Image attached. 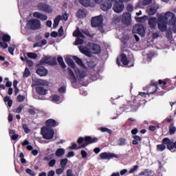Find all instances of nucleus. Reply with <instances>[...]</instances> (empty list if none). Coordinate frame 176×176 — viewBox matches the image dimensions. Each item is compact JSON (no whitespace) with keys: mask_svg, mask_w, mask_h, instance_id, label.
<instances>
[{"mask_svg":"<svg viewBox=\"0 0 176 176\" xmlns=\"http://www.w3.org/2000/svg\"><path fill=\"white\" fill-rule=\"evenodd\" d=\"M4 102L6 104H8L9 108H10L12 105H13V100L10 99V96H6L4 98Z\"/></svg>","mask_w":176,"mask_h":176,"instance_id":"obj_33","label":"nucleus"},{"mask_svg":"<svg viewBox=\"0 0 176 176\" xmlns=\"http://www.w3.org/2000/svg\"><path fill=\"white\" fill-rule=\"evenodd\" d=\"M135 19L138 23H145L148 20V16H144L142 17L135 16Z\"/></svg>","mask_w":176,"mask_h":176,"instance_id":"obj_32","label":"nucleus"},{"mask_svg":"<svg viewBox=\"0 0 176 176\" xmlns=\"http://www.w3.org/2000/svg\"><path fill=\"white\" fill-rule=\"evenodd\" d=\"M54 157V154H51L48 157H45L44 158V160L49 161V160H50V159H53Z\"/></svg>","mask_w":176,"mask_h":176,"instance_id":"obj_62","label":"nucleus"},{"mask_svg":"<svg viewBox=\"0 0 176 176\" xmlns=\"http://www.w3.org/2000/svg\"><path fill=\"white\" fill-rule=\"evenodd\" d=\"M64 172V168H58L56 170V173L58 174V175H60V174H63Z\"/></svg>","mask_w":176,"mask_h":176,"instance_id":"obj_57","label":"nucleus"},{"mask_svg":"<svg viewBox=\"0 0 176 176\" xmlns=\"http://www.w3.org/2000/svg\"><path fill=\"white\" fill-rule=\"evenodd\" d=\"M157 91V87L155 85H151L150 89H148V94H153L155 91Z\"/></svg>","mask_w":176,"mask_h":176,"instance_id":"obj_41","label":"nucleus"},{"mask_svg":"<svg viewBox=\"0 0 176 176\" xmlns=\"http://www.w3.org/2000/svg\"><path fill=\"white\" fill-rule=\"evenodd\" d=\"M61 19H63V16H61L60 15L55 18V19L54 21V24H53L54 28H57V26L58 25Z\"/></svg>","mask_w":176,"mask_h":176,"instance_id":"obj_31","label":"nucleus"},{"mask_svg":"<svg viewBox=\"0 0 176 176\" xmlns=\"http://www.w3.org/2000/svg\"><path fill=\"white\" fill-rule=\"evenodd\" d=\"M36 74L39 75V76H46V75H47V69H46L45 67L41 66L36 69Z\"/></svg>","mask_w":176,"mask_h":176,"instance_id":"obj_18","label":"nucleus"},{"mask_svg":"<svg viewBox=\"0 0 176 176\" xmlns=\"http://www.w3.org/2000/svg\"><path fill=\"white\" fill-rule=\"evenodd\" d=\"M59 36H63L64 35V30H63V27H60L58 30Z\"/></svg>","mask_w":176,"mask_h":176,"instance_id":"obj_63","label":"nucleus"},{"mask_svg":"<svg viewBox=\"0 0 176 176\" xmlns=\"http://www.w3.org/2000/svg\"><path fill=\"white\" fill-rule=\"evenodd\" d=\"M116 0H107L105 1L101 6L100 8L102 10H104V12H107V10H109L112 8V5H113V2H115Z\"/></svg>","mask_w":176,"mask_h":176,"instance_id":"obj_12","label":"nucleus"},{"mask_svg":"<svg viewBox=\"0 0 176 176\" xmlns=\"http://www.w3.org/2000/svg\"><path fill=\"white\" fill-rule=\"evenodd\" d=\"M133 34H138L141 36L145 35V28L142 25H135L132 30Z\"/></svg>","mask_w":176,"mask_h":176,"instance_id":"obj_11","label":"nucleus"},{"mask_svg":"<svg viewBox=\"0 0 176 176\" xmlns=\"http://www.w3.org/2000/svg\"><path fill=\"white\" fill-rule=\"evenodd\" d=\"M88 65L90 68H94V67L96 66V63L93 61H89L88 62Z\"/></svg>","mask_w":176,"mask_h":176,"instance_id":"obj_61","label":"nucleus"},{"mask_svg":"<svg viewBox=\"0 0 176 176\" xmlns=\"http://www.w3.org/2000/svg\"><path fill=\"white\" fill-rule=\"evenodd\" d=\"M100 130L102 133H108L109 134H112V130L108 128H100Z\"/></svg>","mask_w":176,"mask_h":176,"instance_id":"obj_47","label":"nucleus"},{"mask_svg":"<svg viewBox=\"0 0 176 176\" xmlns=\"http://www.w3.org/2000/svg\"><path fill=\"white\" fill-rule=\"evenodd\" d=\"M168 148L169 151H170L171 152H175L174 148H175L176 149V142H172V143H169Z\"/></svg>","mask_w":176,"mask_h":176,"instance_id":"obj_40","label":"nucleus"},{"mask_svg":"<svg viewBox=\"0 0 176 176\" xmlns=\"http://www.w3.org/2000/svg\"><path fill=\"white\" fill-rule=\"evenodd\" d=\"M25 100V96L24 95H19L16 98V101L18 102H23Z\"/></svg>","mask_w":176,"mask_h":176,"instance_id":"obj_44","label":"nucleus"},{"mask_svg":"<svg viewBox=\"0 0 176 176\" xmlns=\"http://www.w3.org/2000/svg\"><path fill=\"white\" fill-rule=\"evenodd\" d=\"M36 91L40 96H46L47 94V91L43 87H36Z\"/></svg>","mask_w":176,"mask_h":176,"instance_id":"obj_23","label":"nucleus"},{"mask_svg":"<svg viewBox=\"0 0 176 176\" xmlns=\"http://www.w3.org/2000/svg\"><path fill=\"white\" fill-rule=\"evenodd\" d=\"M92 27H101L102 24V16L100 15L92 19L91 23Z\"/></svg>","mask_w":176,"mask_h":176,"instance_id":"obj_13","label":"nucleus"},{"mask_svg":"<svg viewBox=\"0 0 176 176\" xmlns=\"http://www.w3.org/2000/svg\"><path fill=\"white\" fill-rule=\"evenodd\" d=\"M50 61H52V60H50V56H45L44 58H43L41 60V64L43 65V64H50L52 65H54V64H56V59L54 58L52 59V61H54L53 63H50Z\"/></svg>","mask_w":176,"mask_h":176,"instance_id":"obj_19","label":"nucleus"},{"mask_svg":"<svg viewBox=\"0 0 176 176\" xmlns=\"http://www.w3.org/2000/svg\"><path fill=\"white\" fill-rule=\"evenodd\" d=\"M73 35L74 36H76V45H82L84 43L83 38H85V36L82 35L80 30H79V28H77L76 31L74 32Z\"/></svg>","mask_w":176,"mask_h":176,"instance_id":"obj_6","label":"nucleus"},{"mask_svg":"<svg viewBox=\"0 0 176 176\" xmlns=\"http://www.w3.org/2000/svg\"><path fill=\"white\" fill-rule=\"evenodd\" d=\"M67 176H75L72 174V170L69 169L67 170Z\"/></svg>","mask_w":176,"mask_h":176,"instance_id":"obj_64","label":"nucleus"},{"mask_svg":"<svg viewBox=\"0 0 176 176\" xmlns=\"http://www.w3.org/2000/svg\"><path fill=\"white\" fill-rule=\"evenodd\" d=\"M58 92L60 93V94H65V93H67V87L66 86H61L58 89Z\"/></svg>","mask_w":176,"mask_h":176,"instance_id":"obj_43","label":"nucleus"},{"mask_svg":"<svg viewBox=\"0 0 176 176\" xmlns=\"http://www.w3.org/2000/svg\"><path fill=\"white\" fill-rule=\"evenodd\" d=\"M54 164H56V160H51L49 162V166L54 167Z\"/></svg>","mask_w":176,"mask_h":176,"instance_id":"obj_58","label":"nucleus"},{"mask_svg":"<svg viewBox=\"0 0 176 176\" xmlns=\"http://www.w3.org/2000/svg\"><path fill=\"white\" fill-rule=\"evenodd\" d=\"M74 60H76V63L80 65V67H82V68H86V67L85 66V64H83V62L82 61V60H80V58L76 57V56H74Z\"/></svg>","mask_w":176,"mask_h":176,"instance_id":"obj_34","label":"nucleus"},{"mask_svg":"<svg viewBox=\"0 0 176 176\" xmlns=\"http://www.w3.org/2000/svg\"><path fill=\"white\" fill-rule=\"evenodd\" d=\"M175 131H176L175 126H174V123L172 122L170 124L169 133L171 135H173V134H175Z\"/></svg>","mask_w":176,"mask_h":176,"instance_id":"obj_35","label":"nucleus"},{"mask_svg":"<svg viewBox=\"0 0 176 176\" xmlns=\"http://www.w3.org/2000/svg\"><path fill=\"white\" fill-rule=\"evenodd\" d=\"M157 9H159V6L157 4H153L148 8L147 12L150 16H153L157 12Z\"/></svg>","mask_w":176,"mask_h":176,"instance_id":"obj_16","label":"nucleus"},{"mask_svg":"<svg viewBox=\"0 0 176 176\" xmlns=\"http://www.w3.org/2000/svg\"><path fill=\"white\" fill-rule=\"evenodd\" d=\"M28 113L30 115H35V113H36V109H31L28 110Z\"/></svg>","mask_w":176,"mask_h":176,"instance_id":"obj_59","label":"nucleus"},{"mask_svg":"<svg viewBox=\"0 0 176 176\" xmlns=\"http://www.w3.org/2000/svg\"><path fill=\"white\" fill-rule=\"evenodd\" d=\"M14 49H16V45H12L8 47V52L12 56L14 55Z\"/></svg>","mask_w":176,"mask_h":176,"instance_id":"obj_46","label":"nucleus"},{"mask_svg":"<svg viewBox=\"0 0 176 176\" xmlns=\"http://www.w3.org/2000/svg\"><path fill=\"white\" fill-rule=\"evenodd\" d=\"M65 61L67 64H68V65H69V67H71L72 68H74V69L76 68V65L75 64L74 60L71 59V58H66Z\"/></svg>","mask_w":176,"mask_h":176,"instance_id":"obj_28","label":"nucleus"},{"mask_svg":"<svg viewBox=\"0 0 176 176\" xmlns=\"http://www.w3.org/2000/svg\"><path fill=\"white\" fill-rule=\"evenodd\" d=\"M23 108H24V106L20 105L17 109L14 110V112H15V113H20V112H21V111H23Z\"/></svg>","mask_w":176,"mask_h":176,"instance_id":"obj_51","label":"nucleus"},{"mask_svg":"<svg viewBox=\"0 0 176 176\" xmlns=\"http://www.w3.org/2000/svg\"><path fill=\"white\" fill-rule=\"evenodd\" d=\"M3 43L0 42V47H3V49H8L9 47V45L6 43V42H10V36L9 34H4L2 37Z\"/></svg>","mask_w":176,"mask_h":176,"instance_id":"obj_15","label":"nucleus"},{"mask_svg":"<svg viewBox=\"0 0 176 176\" xmlns=\"http://www.w3.org/2000/svg\"><path fill=\"white\" fill-rule=\"evenodd\" d=\"M113 157L118 159L119 155L112 153H102L100 154V158L102 160H111V159H113Z\"/></svg>","mask_w":176,"mask_h":176,"instance_id":"obj_10","label":"nucleus"},{"mask_svg":"<svg viewBox=\"0 0 176 176\" xmlns=\"http://www.w3.org/2000/svg\"><path fill=\"white\" fill-rule=\"evenodd\" d=\"M152 2V0H144L142 2L140 1L139 3H136L135 9L138 8H142V6H145L146 5H149Z\"/></svg>","mask_w":176,"mask_h":176,"instance_id":"obj_24","label":"nucleus"},{"mask_svg":"<svg viewBox=\"0 0 176 176\" xmlns=\"http://www.w3.org/2000/svg\"><path fill=\"white\" fill-rule=\"evenodd\" d=\"M23 129L26 134H28V133H30V131H31V130L30 129H28V126L25 124H24L23 125Z\"/></svg>","mask_w":176,"mask_h":176,"instance_id":"obj_52","label":"nucleus"},{"mask_svg":"<svg viewBox=\"0 0 176 176\" xmlns=\"http://www.w3.org/2000/svg\"><path fill=\"white\" fill-rule=\"evenodd\" d=\"M78 49H79L80 53H82V54H85L87 57H91V52L86 47H85L83 45H80L78 47Z\"/></svg>","mask_w":176,"mask_h":176,"instance_id":"obj_17","label":"nucleus"},{"mask_svg":"<svg viewBox=\"0 0 176 176\" xmlns=\"http://www.w3.org/2000/svg\"><path fill=\"white\" fill-rule=\"evenodd\" d=\"M25 171H26L27 174H29V175H31V176L36 175V173H35V172H34L30 168H27Z\"/></svg>","mask_w":176,"mask_h":176,"instance_id":"obj_50","label":"nucleus"},{"mask_svg":"<svg viewBox=\"0 0 176 176\" xmlns=\"http://www.w3.org/2000/svg\"><path fill=\"white\" fill-rule=\"evenodd\" d=\"M41 134L44 140H53L54 138V130L47 126H43L41 129Z\"/></svg>","mask_w":176,"mask_h":176,"instance_id":"obj_4","label":"nucleus"},{"mask_svg":"<svg viewBox=\"0 0 176 176\" xmlns=\"http://www.w3.org/2000/svg\"><path fill=\"white\" fill-rule=\"evenodd\" d=\"M87 14V12L85 10V9H79L77 12V16L79 19H84V17H86Z\"/></svg>","mask_w":176,"mask_h":176,"instance_id":"obj_26","label":"nucleus"},{"mask_svg":"<svg viewBox=\"0 0 176 176\" xmlns=\"http://www.w3.org/2000/svg\"><path fill=\"white\" fill-rule=\"evenodd\" d=\"M120 22V16H116L113 19V23H115V24H118V23Z\"/></svg>","mask_w":176,"mask_h":176,"instance_id":"obj_60","label":"nucleus"},{"mask_svg":"<svg viewBox=\"0 0 176 176\" xmlns=\"http://www.w3.org/2000/svg\"><path fill=\"white\" fill-rule=\"evenodd\" d=\"M58 63H59L60 67L62 68H67V65H65V63H64V60L63 59V57L60 56L57 58Z\"/></svg>","mask_w":176,"mask_h":176,"instance_id":"obj_36","label":"nucleus"},{"mask_svg":"<svg viewBox=\"0 0 176 176\" xmlns=\"http://www.w3.org/2000/svg\"><path fill=\"white\" fill-rule=\"evenodd\" d=\"M171 83V80L168 78H166L164 80H159V85L162 87V88L164 90H167V85H170Z\"/></svg>","mask_w":176,"mask_h":176,"instance_id":"obj_20","label":"nucleus"},{"mask_svg":"<svg viewBox=\"0 0 176 176\" xmlns=\"http://www.w3.org/2000/svg\"><path fill=\"white\" fill-rule=\"evenodd\" d=\"M80 153L82 159H86L87 157V152H86V151L82 150Z\"/></svg>","mask_w":176,"mask_h":176,"instance_id":"obj_53","label":"nucleus"},{"mask_svg":"<svg viewBox=\"0 0 176 176\" xmlns=\"http://www.w3.org/2000/svg\"><path fill=\"white\" fill-rule=\"evenodd\" d=\"M65 154V149L60 148H58L55 153L56 156L58 157H61L63 155Z\"/></svg>","mask_w":176,"mask_h":176,"instance_id":"obj_29","label":"nucleus"},{"mask_svg":"<svg viewBox=\"0 0 176 176\" xmlns=\"http://www.w3.org/2000/svg\"><path fill=\"white\" fill-rule=\"evenodd\" d=\"M131 14L130 12L124 13L121 18V23L124 25H131Z\"/></svg>","mask_w":176,"mask_h":176,"instance_id":"obj_9","label":"nucleus"},{"mask_svg":"<svg viewBox=\"0 0 176 176\" xmlns=\"http://www.w3.org/2000/svg\"><path fill=\"white\" fill-rule=\"evenodd\" d=\"M137 170H138V166H133V168H132L129 170V174H133V173H135V171H137Z\"/></svg>","mask_w":176,"mask_h":176,"instance_id":"obj_55","label":"nucleus"},{"mask_svg":"<svg viewBox=\"0 0 176 176\" xmlns=\"http://www.w3.org/2000/svg\"><path fill=\"white\" fill-rule=\"evenodd\" d=\"M117 1L118 0L114 1L113 10L116 13H122V12L124 10V4L120 1Z\"/></svg>","mask_w":176,"mask_h":176,"instance_id":"obj_7","label":"nucleus"},{"mask_svg":"<svg viewBox=\"0 0 176 176\" xmlns=\"http://www.w3.org/2000/svg\"><path fill=\"white\" fill-rule=\"evenodd\" d=\"M52 102H60V97L58 95H54L51 97Z\"/></svg>","mask_w":176,"mask_h":176,"instance_id":"obj_38","label":"nucleus"},{"mask_svg":"<svg viewBox=\"0 0 176 176\" xmlns=\"http://www.w3.org/2000/svg\"><path fill=\"white\" fill-rule=\"evenodd\" d=\"M119 60L122 62L123 65H128V67L134 66V63H133V61H131L130 64V62L127 60V56H126V54H121L120 56L117 58V64L118 65H120V62H119Z\"/></svg>","mask_w":176,"mask_h":176,"instance_id":"obj_8","label":"nucleus"},{"mask_svg":"<svg viewBox=\"0 0 176 176\" xmlns=\"http://www.w3.org/2000/svg\"><path fill=\"white\" fill-rule=\"evenodd\" d=\"M163 144H167V148L168 149V145H169V144H173V142H170V139H168V138H164V140H163Z\"/></svg>","mask_w":176,"mask_h":176,"instance_id":"obj_49","label":"nucleus"},{"mask_svg":"<svg viewBox=\"0 0 176 176\" xmlns=\"http://www.w3.org/2000/svg\"><path fill=\"white\" fill-rule=\"evenodd\" d=\"M34 82L37 86H46L47 85V81L42 79H36Z\"/></svg>","mask_w":176,"mask_h":176,"instance_id":"obj_27","label":"nucleus"},{"mask_svg":"<svg viewBox=\"0 0 176 176\" xmlns=\"http://www.w3.org/2000/svg\"><path fill=\"white\" fill-rule=\"evenodd\" d=\"M67 72L69 74V79L71 80L72 83H76L77 80H82V79H85L86 76H87L89 72L86 70V67L80 69L79 68L75 67L74 72L71 69V68L67 69Z\"/></svg>","mask_w":176,"mask_h":176,"instance_id":"obj_2","label":"nucleus"},{"mask_svg":"<svg viewBox=\"0 0 176 176\" xmlns=\"http://www.w3.org/2000/svg\"><path fill=\"white\" fill-rule=\"evenodd\" d=\"M31 75V72L30 71V69L28 67H25V71L23 72V78H28Z\"/></svg>","mask_w":176,"mask_h":176,"instance_id":"obj_39","label":"nucleus"},{"mask_svg":"<svg viewBox=\"0 0 176 176\" xmlns=\"http://www.w3.org/2000/svg\"><path fill=\"white\" fill-rule=\"evenodd\" d=\"M34 17L36 19H39L40 20H42L43 21H46L47 20V16L41 13V12H34L33 14Z\"/></svg>","mask_w":176,"mask_h":176,"instance_id":"obj_21","label":"nucleus"},{"mask_svg":"<svg viewBox=\"0 0 176 176\" xmlns=\"http://www.w3.org/2000/svg\"><path fill=\"white\" fill-rule=\"evenodd\" d=\"M94 54H98L101 52V47L97 44H91Z\"/></svg>","mask_w":176,"mask_h":176,"instance_id":"obj_25","label":"nucleus"},{"mask_svg":"<svg viewBox=\"0 0 176 176\" xmlns=\"http://www.w3.org/2000/svg\"><path fill=\"white\" fill-rule=\"evenodd\" d=\"M58 124H57V122L54 120V119H49L45 122V127H56V126H58Z\"/></svg>","mask_w":176,"mask_h":176,"instance_id":"obj_22","label":"nucleus"},{"mask_svg":"<svg viewBox=\"0 0 176 176\" xmlns=\"http://www.w3.org/2000/svg\"><path fill=\"white\" fill-rule=\"evenodd\" d=\"M26 27L28 28H31L32 30H39L41 28V21L38 19H32L30 20Z\"/></svg>","mask_w":176,"mask_h":176,"instance_id":"obj_5","label":"nucleus"},{"mask_svg":"<svg viewBox=\"0 0 176 176\" xmlns=\"http://www.w3.org/2000/svg\"><path fill=\"white\" fill-rule=\"evenodd\" d=\"M27 56L29 58L35 59L38 57V54H35V52H28Z\"/></svg>","mask_w":176,"mask_h":176,"instance_id":"obj_42","label":"nucleus"},{"mask_svg":"<svg viewBox=\"0 0 176 176\" xmlns=\"http://www.w3.org/2000/svg\"><path fill=\"white\" fill-rule=\"evenodd\" d=\"M98 141V138H91V136H85V137H79L77 140V143L79 145L81 144L80 147H78V144L76 143H72L71 146H69V149H80L81 148H86L87 145H90V144H94Z\"/></svg>","mask_w":176,"mask_h":176,"instance_id":"obj_3","label":"nucleus"},{"mask_svg":"<svg viewBox=\"0 0 176 176\" xmlns=\"http://www.w3.org/2000/svg\"><path fill=\"white\" fill-rule=\"evenodd\" d=\"M157 17H151L148 19V23L151 30H155L156 25H158L160 31L166 32L168 25H175L176 16L174 12L168 11L166 13L157 14Z\"/></svg>","mask_w":176,"mask_h":176,"instance_id":"obj_1","label":"nucleus"},{"mask_svg":"<svg viewBox=\"0 0 176 176\" xmlns=\"http://www.w3.org/2000/svg\"><path fill=\"white\" fill-rule=\"evenodd\" d=\"M127 142V140L125 138H120L117 140L116 145H119L120 146H122L123 145H126V143Z\"/></svg>","mask_w":176,"mask_h":176,"instance_id":"obj_30","label":"nucleus"},{"mask_svg":"<svg viewBox=\"0 0 176 176\" xmlns=\"http://www.w3.org/2000/svg\"><path fill=\"white\" fill-rule=\"evenodd\" d=\"M25 61L29 67H32L34 65V62H32V60H28L27 58H25Z\"/></svg>","mask_w":176,"mask_h":176,"instance_id":"obj_56","label":"nucleus"},{"mask_svg":"<svg viewBox=\"0 0 176 176\" xmlns=\"http://www.w3.org/2000/svg\"><path fill=\"white\" fill-rule=\"evenodd\" d=\"M38 8L39 10H41L42 12H45L46 13H52L53 12V8L52 6L45 4V3H39L38 5Z\"/></svg>","mask_w":176,"mask_h":176,"instance_id":"obj_14","label":"nucleus"},{"mask_svg":"<svg viewBox=\"0 0 176 176\" xmlns=\"http://www.w3.org/2000/svg\"><path fill=\"white\" fill-rule=\"evenodd\" d=\"M166 149V145L164 144H158L157 146V150L160 151V152H162V151H164Z\"/></svg>","mask_w":176,"mask_h":176,"instance_id":"obj_48","label":"nucleus"},{"mask_svg":"<svg viewBox=\"0 0 176 176\" xmlns=\"http://www.w3.org/2000/svg\"><path fill=\"white\" fill-rule=\"evenodd\" d=\"M80 3L82 5V6H85V8H87V6H90V0H78Z\"/></svg>","mask_w":176,"mask_h":176,"instance_id":"obj_37","label":"nucleus"},{"mask_svg":"<svg viewBox=\"0 0 176 176\" xmlns=\"http://www.w3.org/2000/svg\"><path fill=\"white\" fill-rule=\"evenodd\" d=\"M126 10L128 12H133V10H134V6L131 4H129L126 7Z\"/></svg>","mask_w":176,"mask_h":176,"instance_id":"obj_54","label":"nucleus"},{"mask_svg":"<svg viewBox=\"0 0 176 176\" xmlns=\"http://www.w3.org/2000/svg\"><path fill=\"white\" fill-rule=\"evenodd\" d=\"M67 163H68V160L67 158L62 160L60 161V166L62 168H64L67 166Z\"/></svg>","mask_w":176,"mask_h":176,"instance_id":"obj_45","label":"nucleus"}]
</instances>
